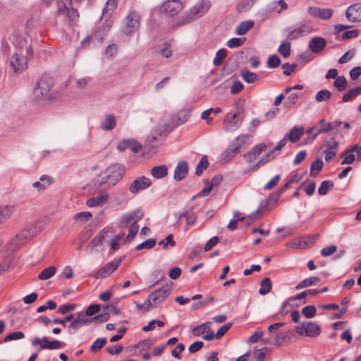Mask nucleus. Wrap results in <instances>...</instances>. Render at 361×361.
<instances>
[{
    "instance_id": "obj_17",
    "label": "nucleus",
    "mask_w": 361,
    "mask_h": 361,
    "mask_svg": "<svg viewBox=\"0 0 361 361\" xmlns=\"http://www.w3.org/2000/svg\"><path fill=\"white\" fill-rule=\"evenodd\" d=\"M183 8V4L179 0H170L165 2L161 6V11L169 16L178 14Z\"/></svg>"
},
{
    "instance_id": "obj_61",
    "label": "nucleus",
    "mask_w": 361,
    "mask_h": 361,
    "mask_svg": "<svg viewBox=\"0 0 361 361\" xmlns=\"http://www.w3.org/2000/svg\"><path fill=\"white\" fill-rule=\"evenodd\" d=\"M281 63V60L276 55L271 56L267 61V66L273 68L278 67Z\"/></svg>"
},
{
    "instance_id": "obj_42",
    "label": "nucleus",
    "mask_w": 361,
    "mask_h": 361,
    "mask_svg": "<svg viewBox=\"0 0 361 361\" xmlns=\"http://www.w3.org/2000/svg\"><path fill=\"white\" fill-rule=\"evenodd\" d=\"M271 280L269 278H264L261 281L259 293L262 295L267 294L271 290Z\"/></svg>"
},
{
    "instance_id": "obj_6",
    "label": "nucleus",
    "mask_w": 361,
    "mask_h": 361,
    "mask_svg": "<svg viewBox=\"0 0 361 361\" xmlns=\"http://www.w3.org/2000/svg\"><path fill=\"white\" fill-rule=\"evenodd\" d=\"M211 8V3L208 0H201L196 3L188 11L186 21L195 20L205 15Z\"/></svg>"
},
{
    "instance_id": "obj_3",
    "label": "nucleus",
    "mask_w": 361,
    "mask_h": 361,
    "mask_svg": "<svg viewBox=\"0 0 361 361\" xmlns=\"http://www.w3.org/2000/svg\"><path fill=\"white\" fill-rule=\"evenodd\" d=\"M40 231L35 226L20 231L11 240L10 245L12 250H18L27 241L37 235Z\"/></svg>"
},
{
    "instance_id": "obj_22",
    "label": "nucleus",
    "mask_w": 361,
    "mask_h": 361,
    "mask_svg": "<svg viewBox=\"0 0 361 361\" xmlns=\"http://www.w3.org/2000/svg\"><path fill=\"white\" fill-rule=\"evenodd\" d=\"M250 135L242 134L235 137L231 145L240 153L241 149L245 148L248 145H250Z\"/></svg>"
},
{
    "instance_id": "obj_16",
    "label": "nucleus",
    "mask_w": 361,
    "mask_h": 361,
    "mask_svg": "<svg viewBox=\"0 0 361 361\" xmlns=\"http://www.w3.org/2000/svg\"><path fill=\"white\" fill-rule=\"evenodd\" d=\"M334 10L331 8H322L316 6H310L307 8V13L314 18L322 20H329L333 14Z\"/></svg>"
},
{
    "instance_id": "obj_41",
    "label": "nucleus",
    "mask_w": 361,
    "mask_h": 361,
    "mask_svg": "<svg viewBox=\"0 0 361 361\" xmlns=\"http://www.w3.org/2000/svg\"><path fill=\"white\" fill-rule=\"evenodd\" d=\"M319 125L321 128L317 130L316 133L313 135V137L311 139V142H312L318 135L331 130V122L326 123L324 119H322L320 121Z\"/></svg>"
},
{
    "instance_id": "obj_34",
    "label": "nucleus",
    "mask_w": 361,
    "mask_h": 361,
    "mask_svg": "<svg viewBox=\"0 0 361 361\" xmlns=\"http://www.w3.org/2000/svg\"><path fill=\"white\" fill-rule=\"evenodd\" d=\"M239 152L231 144L221 154V159L226 163L235 157Z\"/></svg>"
},
{
    "instance_id": "obj_37",
    "label": "nucleus",
    "mask_w": 361,
    "mask_h": 361,
    "mask_svg": "<svg viewBox=\"0 0 361 361\" xmlns=\"http://www.w3.org/2000/svg\"><path fill=\"white\" fill-rule=\"evenodd\" d=\"M361 94V86L355 88L350 89L345 94L343 95L342 102H350L353 98L356 97Z\"/></svg>"
},
{
    "instance_id": "obj_63",
    "label": "nucleus",
    "mask_w": 361,
    "mask_h": 361,
    "mask_svg": "<svg viewBox=\"0 0 361 361\" xmlns=\"http://www.w3.org/2000/svg\"><path fill=\"white\" fill-rule=\"evenodd\" d=\"M266 149L267 145L261 143L255 146L250 152L257 158Z\"/></svg>"
},
{
    "instance_id": "obj_55",
    "label": "nucleus",
    "mask_w": 361,
    "mask_h": 361,
    "mask_svg": "<svg viewBox=\"0 0 361 361\" xmlns=\"http://www.w3.org/2000/svg\"><path fill=\"white\" fill-rule=\"evenodd\" d=\"M156 244L155 239L151 238L148 239L143 243L139 244L136 246L135 250H140L142 249H150L152 248Z\"/></svg>"
},
{
    "instance_id": "obj_2",
    "label": "nucleus",
    "mask_w": 361,
    "mask_h": 361,
    "mask_svg": "<svg viewBox=\"0 0 361 361\" xmlns=\"http://www.w3.org/2000/svg\"><path fill=\"white\" fill-rule=\"evenodd\" d=\"M114 230L110 228L102 229L94 238L90 242L87 248L89 252H99L103 250L105 245L109 244L116 235Z\"/></svg>"
},
{
    "instance_id": "obj_56",
    "label": "nucleus",
    "mask_w": 361,
    "mask_h": 361,
    "mask_svg": "<svg viewBox=\"0 0 361 361\" xmlns=\"http://www.w3.org/2000/svg\"><path fill=\"white\" fill-rule=\"evenodd\" d=\"M24 336L25 335L22 331H14L5 336L4 341L8 342L13 340L22 339L24 338Z\"/></svg>"
},
{
    "instance_id": "obj_35",
    "label": "nucleus",
    "mask_w": 361,
    "mask_h": 361,
    "mask_svg": "<svg viewBox=\"0 0 361 361\" xmlns=\"http://www.w3.org/2000/svg\"><path fill=\"white\" fill-rule=\"evenodd\" d=\"M254 25V22L252 20H246L241 22L236 27L235 32L239 35H245L250 29Z\"/></svg>"
},
{
    "instance_id": "obj_58",
    "label": "nucleus",
    "mask_w": 361,
    "mask_h": 361,
    "mask_svg": "<svg viewBox=\"0 0 361 361\" xmlns=\"http://www.w3.org/2000/svg\"><path fill=\"white\" fill-rule=\"evenodd\" d=\"M92 214L89 212H81L79 213H77L74 216V219L75 221H86L91 219Z\"/></svg>"
},
{
    "instance_id": "obj_43",
    "label": "nucleus",
    "mask_w": 361,
    "mask_h": 361,
    "mask_svg": "<svg viewBox=\"0 0 361 361\" xmlns=\"http://www.w3.org/2000/svg\"><path fill=\"white\" fill-rule=\"evenodd\" d=\"M323 166V161L320 159L315 160L313 161L310 166V176L312 177H316L318 173L322 170Z\"/></svg>"
},
{
    "instance_id": "obj_49",
    "label": "nucleus",
    "mask_w": 361,
    "mask_h": 361,
    "mask_svg": "<svg viewBox=\"0 0 361 361\" xmlns=\"http://www.w3.org/2000/svg\"><path fill=\"white\" fill-rule=\"evenodd\" d=\"M341 157H343V161H341V164H352L355 161V155L352 152H349V149H346L342 154Z\"/></svg>"
},
{
    "instance_id": "obj_33",
    "label": "nucleus",
    "mask_w": 361,
    "mask_h": 361,
    "mask_svg": "<svg viewBox=\"0 0 361 361\" xmlns=\"http://www.w3.org/2000/svg\"><path fill=\"white\" fill-rule=\"evenodd\" d=\"M151 174L155 178H162L167 176L168 168L165 165L154 166L151 169Z\"/></svg>"
},
{
    "instance_id": "obj_51",
    "label": "nucleus",
    "mask_w": 361,
    "mask_h": 361,
    "mask_svg": "<svg viewBox=\"0 0 361 361\" xmlns=\"http://www.w3.org/2000/svg\"><path fill=\"white\" fill-rule=\"evenodd\" d=\"M334 85L338 90L343 91L347 87V80L344 76H338L336 78Z\"/></svg>"
},
{
    "instance_id": "obj_47",
    "label": "nucleus",
    "mask_w": 361,
    "mask_h": 361,
    "mask_svg": "<svg viewBox=\"0 0 361 361\" xmlns=\"http://www.w3.org/2000/svg\"><path fill=\"white\" fill-rule=\"evenodd\" d=\"M334 187V183L331 180H324L323 181L319 189L318 192L321 195H324L327 194L328 191Z\"/></svg>"
},
{
    "instance_id": "obj_30",
    "label": "nucleus",
    "mask_w": 361,
    "mask_h": 361,
    "mask_svg": "<svg viewBox=\"0 0 361 361\" xmlns=\"http://www.w3.org/2000/svg\"><path fill=\"white\" fill-rule=\"evenodd\" d=\"M275 157V154H274V150L269 151L268 153H267L264 157H262L259 161L253 166L250 167L247 171H245V173H247L250 171H255L261 166L267 164L270 160L273 159Z\"/></svg>"
},
{
    "instance_id": "obj_21",
    "label": "nucleus",
    "mask_w": 361,
    "mask_h": 361,
    "mask_svg": "<svg viewBox=\"0 0 361 361\" xmlns=\"http://www.w3.org/2000/svg\"><path fill=\"white\" fill-rule=\"evenodd\" d=\"M188 173V163L185 161H182L178 162L177 164L173 178L177 180H181L184 179Z\"/></svg>"
},
{
    "instance_id": "obj_8",
    "label": "nucleus",
    "mask_w": 361,
    "mask_h": 361,
    "mask_svg": "<svg viewBox=\"0 0 361 361\" xmlns=\"http://www.w3.org/2000/svg\"><path fill=\"white\" fill-rule=\"evenodd\" d=\"M57 15L67 17L74 20L79 16L76 9L72 7V0H57Z\"/></svg>"
},
{
    "instance_id": "obj_48",
    "label": "nucleus",
    "mask_w": 361,
    "mask_h": 361,
    "mask_svg": "<svg viewBox=\"0 0 361 361\" xmlns=\"http://www.w3.org/2000/svg\"><path fill=\"white\" fill-rule=\"evenodd\" d=\"M279 52L285 58H287L290 54V42L285 41L283 42L278 49Z\"/></svg>"
},
{
    "instance_id": "obj_1",
    "label": "nucleus",
    "mask_w": 361,
    "mask_h": 361,
    "mask_svg": "<svg viewBox=\"0 0 361 361\" xmlns=\"http://www.w3.org/2000/svg\"><path fill=\"white\" fill-rule=\"evenodd\" d=\"M125 167L121 164H114L102 171L94 181V186L99 190H106L114 186L125 174Z\"/></svg>"
},
{
    "instance_id": "obj_39",
    "label": "nucleus",
    "mask_w": 361,
    "mask_h": 361,
    "mask_svg": "<svg viewBox=\"0 0 361 361\" xmlns=\"http://www.w3.org/2000/svg\"><path fill=\"white\" fill-rule=\"evenodd\" d=\"M56 271V269L54 266L48 267L43 269L38 275V279L40 280H47L52 277Z\"/></svg>"
},
{
    "instance_id": "obj_60",
    "label": "nucleus",
    "mask_w": 361,
    "mask_h": 361,
    "mask_svg": "<svg viewBox=\"0 0 361 361\" xmlns=\"http://www.w3.org/2000/svg\"><path fill=\"white\" fill-rule=\"evenodd\" d=\"M245 38H236V37H234V38H232L231 39H229L227 42V46L229 47V48H235V47H238L240 46H241L244 42H245Z\"/></svg>"
},
{
    "instance_id": "obj_7",
    "label": "nucleus",
    "mask_w": 361,
    "mask_h": 361,
    "mask_svg": "<svg viewBox=\"0 0 361 361\" xmlns=\"http://www.w3.org/2000/svg\"><path fill=\"white\" fill-rule=\"evenodd\" d=\"M243 121L239 111L235 113H228L223 121V128L227 132H233L240 128Z\"/></svg>"
},
{
    "instance_id": "obj_45",
    "label": "nucleus",
    "mask_w": 361,
    "mask_h": 361,
    "mask_svg": "<svg viewBox=\"0 0 361 361\" xmlns=\"http://www.w3.org/2000/svg\"><path fill=\"white\" fill-rule=\"evenodd\" d=\"M118 0H107L104 8L103 9V14L106 16H111L114 9L117 7Z\"/></svg>"
},
{
    "instance_id": "obj_19",
    "label": "nucleus",
    "mask_w": 361,
    "mask_h": 361,
    "mask_svg": "<svg viewBox=\"0 0 361 361\" xmlns=\"http://www.w3.org/2000/svg\"><path fill=\"white\" fill-rule=\"evenodd\" d=\"M326 46V40L321 37H313L308 44V48L314 54H320Z\"/></svg>"
},
{
    "instance_id": "obj_27",
    "label": "nucleus",
    "mask_w": 361,
    "mask_h": 361,
    "mask_svg": "<svg viewBox=\"0 0 361 361\" xmlns=\"http://www.w3.org/2000/svg\"><path fill=\"white\" fill-rule=\"evenodd\" d=\"M303 133L304 128L302 126H295L292 128L290 131L285 135V136L288 140H290L292 142H296L300 139Z\"/></svg>"
},
{
    "instance_id": "obj_12",
    "label": "nucleus",
    "mask_w": 361,
    "mask_h": 361,
    "mask_svg": "<svg viewBox=\"0 0 361 361\" xmlns=\"http://www.w3.org/2000/svg\"><path fill=\"white\" fill-rule=\"evenodd\" d=\"M10 64L14 72H22L27 67V59L23 55V51L15 53L11 58Z\"/></svg>"
},
{
    "instance_id": "obj_24",
    "label": "nucleus",
    "mask_w": 361,
    "mask_h": 361,
    "mask_svg": "<svg viewBox=\"0 0 361 361\" xmlns=\"http://www.w3.org/2000/svg\"><path fill=\"white\" fill-rule=\"evenodd\" d=\"M116 265L110 262L105 264L103 267L99 269L94 274L96 279H105L109 276L116 269Z\"/></svg>"
},
{
    "instance_id": "obj_36",
    "label": "nucleus",
    "mask_w": 361,
    "mask_h": 361,
    "mask_svg": "<svg viewBox=\"0 0 361 361\" xmlns=\"http://www.w3.org/2000/svg\"><path fill=\"white\" fill-rule=\"evenodd\" d=\"M320 281V279L319 277H310L305 279L301 282L298 283L295 286V288L299 290L303 288H306L312 285L317 284Z\"/></svg>"
},
{
    "instance_id": "obj_59",
    "label": "nucleus",
    "mask_w": 361,
    "mask_h": 361,
    "mask_svg": "<svg viewBox=\"0 0 361 361\" xmlns=\"http://www.w3.org/2000/svg\"><path fill=\"white\" fill-rule=\"evenodd\" d=\"M232 326L231 323H227L221 326L215 334V338L219 339L221 338Z\"/></svg>"
},
{
    "instance_id": "obj_64",
    "label": "nucleus",
    "mask_w": 361,
    "mask_h": 361,
    "mask_svg": "<svg viewBox=\"0 0 361 361\" xmlns=\"http://www.w3.org/2000/svg\"><path fill=\"white\" fill-rule=\"evenodd\" d=\"M266 149L267 145L261 143L255 146L250 152L257 158Z\"/></svg>"
},
{
    "instance_id": "obj_38",
    "label": "nucleus",
    "mask_w": 361,
    "mask_h": 361,
    "mask_svg": "<svg viewBox=\"0 0 361 361\" xmlns=\"http://www.w3.org/2000/svg\"><path fill=\"white\" fill-rule=\"evenodd\" d=\"M183 217L185 218L186 226L185 227V231H187L188 229V226H192L195 224L197 219V216L195 215L194 212L191 211H184Z\"/></svg>"
},
{
    "instance_id": "obj_10",
    "label": "nucleus",
    "mask_w": 361,
    "mask_h": 361,
    "mask_svg": "<svg viewBox=\"0 0 361 361\" xmlns=\"http://www.w3.org/2000/svg\"><path fill=\"white\" fill-rule=\"evenodd\" d=\"M143 212L137 209L125 214H123L118 221L120 228H126L129 224H136L142 217Z\"/></svg>"
},
{
    "instance_id": "obj_14",
    "label": "nucleus",
    "mask_w": 361,
    "mask_h": 361,
    "mask_svg": "<svg viewBox=\"0 0 361 361\" xmlns=\"http://www.w3.org/2000/svg\"><path fill=\"white\" fill-rule=\"evenodd\" d=\"M152 185V181L149 178L145 176H140L135 178L129 186V191L135 195L140 190H144L149 188Z\"/></svg>"
},
{
    "instance_id": "obj_40",
    "label": "nucleus",
    "mask_w": 361,
    "mask_h": 361,
    "mask_svg": "<svg viewBox=\"0 0 361 361\" xmlns=\"http://www.w3.org/2000/svg\"><path fill=\"white\" fill-rule=\"evenodd\" d=\"M124 233L116 234L109 243L111 251H116L120 247V243L124 237Z\"/></svg>"
},
{
    "instance_id": "obj_54",
    "label": "nucleus",
    "mask_w": 361,
    "mask_h": 361,
    "mask_svg": "<svg viewBox=\"0 0 361 361\" xmlns=\"http://www.w3.org/2000/svg\"><path fill=\"white\" fill-rule=\"evenodd\" d=\"M158 244L162 245L164 249H167L169 245L171 247L176 246V242L173 240V235L172 234L168 235L165 239L160 240Z\"/></svg>"
},
{
    "instance_id": "obj_26",
    "label": "nucleus",
    "mask_w": 361,
    "mask_h": 361,
    "mask_svg": "<svg viewBox=\"0 0 361 361\" xmlns=\"http://www.w3.org/2000/svg\"><path fill=\"white\" fill-rule=\"evenodd\" d=\"M71 324H70V331L71 332V330L73 329L74 331H75L77 329L80 328L82 325H85L89 322H90V320L87 318L86 315H85L82 313L78 314L76 318H73L72 320Z\"/></svg>"
},
{
    "instance_id": "obj_23",
    "label": "nucleus",
    "mask_w": 361,
    "mask_h": 361,
    "mask_svg": "<svg viewBox=\"0 0 361 361\" xmlns=\"http://www.w3.org/2000/svg\"><path fill=\"white\" fill-rule=\"evenodd\" d=\"M109 197V195L106 192H102L97 196L87 199L86 201V204L89 207H97L102 204L105 203L108 200Z\"/></svg>"
},
{
    "instance_id": "obj_9",
    "label": "nucleus",
    "mask_w": 361,
    "mask_h": 361,
    "mask_svg": "<svg viewBox=\"0 0 361 361\" xmlns=\"http://www.w3.org/2000/svg\"><path fill=\"white\" fill-rule=\"evenodd\" d=\"M295 331L300 336L309 337L318 336L321 333L319 326L310 322H303L295 328Z\"/></svg>"
},
{
    "instance_id": "obj_20",
    "label": "nucleus",
    "mask_w": 361,
    "mask_h": 361,
    "mask_svg": "<svg viewBox=\"0 0 361 361\" xmlns=\"http://www.w3.org/2000/svg\"><path fill=\"white\" fill-rule=\"evenodd\" d=\"M117 149L121 152L130 149L133 152H138L142 149V145L134 140H123L118 144Z\"/></svg>"
},
{
    "instance_id": "obj_18",
    "label": "nucleus",
    "mask_w": 361,
    "mask_h": 361,
    "mask_svg": "<svg viewBox=\"0 0 361 361\" xmlns=\"http://www.w3.org/2000/svg\"><path fill=\"white\" fill-rule=\"evenodd\" d=\"M345 16L350 22H361V3H357L350 6L345 11Z\"/></svg>"
},
{
    "instance_id": "obj_15",
    "label": "nucleus",
    "mask_w": 361,
    "mask_h": 361,
    "mask_svg": "<svg viewBox=\"0 0 361 361\" xmlns=\"http://www.w3.org/2000/svg\"><path fill=\"white\" fill-rule=\"evenodd\" d=\"M317 235L312 236H304L287 243V246L293 248L306 249L312 245L317 240Z\"/></svg>"
},
{
    "instance_id": "obj_44",
    "label": "nucleus",
    "mask_w": 361,
    "mask_h": 361,
    "mask_svg": "<svg viewBox=\"0 0 361 361\" xmlns=\"http://www.w3.org/2000/svg\"><path fill=\"white\" fill-rule=\"evenodd\" d=\"M209 322L202 324L201 325L197 326L192 329V334L195 336H200L204 332L208 331L210 329Z\"/></svg>"
},
{
    "instance_id": "obj_31",
    "label": "nucleus",
    "mask_w": 361,
    "mask_h": 361,
    "mask_svg": "<svg viewBox=\"0 0 361 361\" xmlns=\"http://www.w3.org/2000/svg\"><path fill=\"white\" fill-rule=\"evenodd\" d=\"M339 146V142L336 140L335 135H330L324 140L321 149L336 151Z\"/></svg>"
},
{
    "instance_id": "obj_32",
    "label": "nucleus",
    "mask_w": 361,
    "mask_h": 361,
    "mask_svg": "<svg viewBox=\"0 0 361 361\" xmlns=\"http://www.w3.org/2000/svg\"><path fill=\"white\" fill-rule=\"evenodd\" d=\"M64 346V344L57 340L49 341L47 337H44V345L43 346H40L39 350L49 349V350H56L62 348Z\"/></svg>"
},
{
    "instance_id": "obj_50",
    "label": "nucleus",
    "mask_w": 361,
    "mask_h": 361,
    "mask_svg": "<svg viewBox=\"0 0 361 361\" xmlns=\"http://www.w3.org/2000/svg\"><path fill=\"white\" fill-rule=\"evenodd\" d=\"M106 343V339L105 338H97L94 343L92 344L90 347V350L92 352H97L100 349H102Z\"/></svg>"
},
{
    "instance_id": "obj_13",
    "label": "nucleus",
    "mask_w": 361,
    "mask_h": 361,
    "mask_svg": "<svg viewBox=\"0 0 361 361\" xmlns=\"http://www.w3.org/2000/svg\"><path fill=\"white\" fill-rule=\"evenodd\" d=\"M312 28L310 23L306 22L300 23L298 26L289 31L287 38L290 40L312 32Z\"/></svg>"
},
{
    "instance_id": "obj_25",
    "label": "nucleus",
    "mask_w": 361,
    "mask_h": 361,
    "mask_svg": "<svg viewBox=\"0 0 361 361\" xmlns=\"http://www.w3.org/2000/svg\"><path fill=\"white\" fill-rule=\"evenodd\" d=\"M15 211V207L11 204H6L0 207V223L4 224L13 215Z\"/></svg>"
},
{
    "instance_id": "obj_52",
    "label": "nucleus",
    "mask_w": 361,
    "mask_h": 361,
    "mask_svg": "<svg viewBox=\"0 0 361 361\" xmlns=\"http://www.w3.org/2000/svg\"><path fill=\"white\" fill-rule=\"evenodd\" d=\"M209 165V161L206 157H203L200 163L197 164L195 169V174L197 176H200L204 169H206Z\"/></svg>"
},
{
    "instance_id": "obj_5",
    "label": "nucleus",
    "mask_w": 361,
    "mask_h": 361,
    "mask_svg": "<svg viewBox=\"0 0 361 361\" xmlns=\"http://www.w3.org/2000/svg\"><path fill=\"white\" fill-rule=\"evenodd\" d=\"M171 289L170 287H162L152 292L147 299L145 309L149 310L152 307L164 302L170 295Z\"/></svg>"
},
{
    "instance_id": "obj_62",
    "label": "nucleus",
    "mask_w": 361,
    "mask_h": 361,
    "mask_svg": "<svg viewBox=\"0 0 361 361\" xmlns=\"http://www.w3.org/2000/svg\"><path fill=\"white\" fill-rule=\"evenodd\" d=\"M243 84L238 80H235L231 87V93L235 94L241 92L243 89Z\"/></svg>"
},
{
    "instance_id": "obj_4",
    "label": "nucleus",
    "mask_w": 361,
    "mask_h": 361,
    "mask_svg": "<svg viewBox=\"0 0 361 361\" xmlns=\"http://www.w3.org/2000/svg\"><path fill=\"white\" fill-rule=\"evenodd\" d=\"M54 85L53 79L47 75H42L33 89V97L36 100H41L46 97L51 91Z\"/></svg>"
},
{
    "instance_id": "obj_28",
    "label": "nucleus",
    "mask_w": 361,
    "mask_h": 361,
    "mask_svg": "<svg viewBox=\"0 0 361 361\" xmlns=\"http://www.w3.org/2000/svg\"><path fill=\"white\" fill-rule=\"evenodd\" d=\"M240 75L247 83H255L259 80V75L253 72H250L247 69H241Z\"/></svg>"
},
{
    "instance_id": "obj_46",
    "label": "nucleus",
    "mask_w": 361,
    "mask_h": 361,
    "mask_svg": "<svg viewBox=\"0 0 361 361\" xmlns=\"http://www.w3.org/2000/svg\"><path fill=\"white\" fill-rule=\"evenodd\" d=\"M331 97V92L328 90H322L319 91L315 96L317 102H326L329 101Z\"/></svg>"
},
{
    "instance_id": "obj_53",
    "label": "nucleus",
    "mask_w": 361,
    "mask_h": 361,
    "mask_svg": "<svg viewBox=\"0 0 361 361\" xmlns=\"http://www.w3.org/2000/svg\"><path fill=\"white\" fill-rule=\"evenodd\" d=\"M226 56V51L225 49H219L213 60L215 66H219L223 63L224 59Z\"/></svg>"
},
{
    "instance_id": "obj_57",
    "label": "nucleus",
    "mask_w": 361,
    "mask_h": 361,
    "mask_svg": "<svg viewBox=\"0 0 361 361\" xmlns=\"http://www.w3.org/2000/svg\"><path fill=\"white\" fill-rule=\"evenodd\" d=\"M302 313L306 318H312L315 316L316 308L314 305H307L302 308Z\"/></svg>"
},
{
    "instance_id": "obj_11",
    "label": "nucleus",
    "mask_w": 361,
    "mask_h": 361,
    "mask_svg": "<svg viewBox=\"0 0 361 361\" xmlns=\"http://www.w3.org/2000/svg\"><path fill=\"white\" fill-rule=\"evenodd\" d=\"M140 16L135 11L128 13L126 18V23L123 27V32L128 35L135 32L140 26Z\"/></svg>"
},
{
    "instance_id": "obj_29",
    "label": "nucleus",
    "mask_w": 361,
    "mask_h": 361,
    "mask_svg": "<svg viewBox=\"0 0 361 361\" xmlns=\"http://www.w3.org/2000/svg\"><path fill=\"white\" fill-rule=\"evenodd\" d=\"M116 124V120L113 114H107L105 116L104 121L101 123L103 130L109 131L114 129Z\"/></svg>"
}]
</instances>
